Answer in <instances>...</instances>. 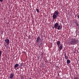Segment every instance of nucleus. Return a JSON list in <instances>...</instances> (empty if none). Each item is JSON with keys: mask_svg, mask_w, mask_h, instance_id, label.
<instances>
[{"mask_svg": "<svg viewBox=\"0 0 79 79\" xmlns=\"http://www.w3.org/2000/svg\"><path fill=\"white\" fill-rule=\"evenodd\" d=\"M54 28H55L56 30H60L62 28V26H60V25H59L58 23H56L54 24Z\"/></svg>", "mask_w": 79, "mask_h": 79, "instance_id": "obj_1", "label": "nucleus"}, {"mask_svg": "<svg viewBox=\"0 0 79 79\" xmlns=\"http://www.w3.org/2000/svg\"><path fill=\"white\" fill-rule=\"evenodd\" d=\"M77 43V40L75 39L72 38L70 41L69 44L71 45H75Z\"/></svg>", "mask_w": 79, "mask_h": 79, "instance_id": "obj_2", "label": "nucleus"}, {"mask_svg": "<svg viewBox=\"0 0 79 79\" xmlns=\"http://www.w3.org/2000/svg\"><path fill=\"white\" fill-rule=\"evenodd\" d=\"M59 11L58 10H56L54 12L53 14H54V15H57V16H59Z\"/></svg>", "mask_w": 79, "mask_h": 79, "instance_id": "obj_3", "label": "nucleus"}, {"mask_svg": "<svg viewBox=\"0 0 79 79\" xmlns=\"http://www.w3.org/2000/svg\"><path fill=\"white\" fill-rule=\"evenodd\" d=\"M58 47V50H59V51H61V50H62L63 49V45H62V44L60 45V46L59 45V47Z\"/></svg>", "mask_w": 79, "mask_h": 79, "instance_id": "obj_4", "label": "nucleus"}, {"mask_svg": "<svg viewBox=\"0 0 79 79\" xmlns=\"http://www.w3.org/2000/svg\"><path fill=\"white\" fill-rule=\"evenodd\" d=\"M52 17L53 19H56V18H57V15L54 14H53Z\"/></svg>", "mask_w": 79, "mask_h": 79, "instance_id": "obj_5", "label": "nucleus"}, {"mask_svg": "<svg viewBox=\"0 0 79 79\" xmlns=\"http://www.w3.org/2000/svg\"><path fill=\"white\" fill-rule=\"evenodd\" d=\"M5 42L6 43L7 45H8L10 44V40L8 39H6L5 40Z\"/></svg>", "mask_w": 79, "mask_h": 79, "instance_id": "obj_6", "label": "nucleus"}, {"mask_svg": "<svg viewBox=\"0 0 79 79\" xmlns=\"http://www.w3.org/2000/svg\"><path fill=\"white\" fill-rule=\"evenodd\" d=\"M14 77V75L13 73H11L9 75V77L10 79H13Z\"/></svg>", "mask_w": 79, "mask_h": 79, "instance_id": "obj_7", "label": "nucleus"}, {"mask_svg": "<svg viewBox=\"0 0 79 79\" xmlns=\"http://www.w3.org/2000/svg\"><path fill=\"white\" fill-rule=\"evenodd\" d=\"M56 44L57 45V47H59L60 45V41H58L56 42Z\"/></svg>", "mask_w": 79, "mask_h": 79, "instance_id": "obj_8", "label": "nucleus"}, {"mask_svg": "<svg viewBox=\"0 0 79 79\" xmlns=\"http://www.w3.org/2000/svg\"><path fill=\"white\" fill-rule=\"evenodd\" d=\"M18 65H19L18 64H15V65L14 66V68H15V69H16V68H17V67H18Z\"/></svg>", "mask_w": 79, "mask_h": 79, "instance_id": "obj_9", "label": "nucleus"}, {"mask_svg": "<svg viewBox=\"0 0 79 79\" xmlns=\"http://www.w3.org/2000/svg\"><path fill=\"white\" fill-rule=\"evenodd\" d=\"M40 37H38L36 41L37 42H39L40 41Z\"/></svg>", "mask_w": 79, "mask_h": 79, "instance_id": "obj_10", "label": "nucleus"}, {"mask_svg": "<svg viewBox=\"0 0 79 79\" xmlns=\"http://www.w3.org/2000/svg\"><path fill=\"white\" fill-rule=\"evenodd\" d=\"M64 56H65V59H66V60H68V57L66 56V54H65Z\"/></svg>", "mask_w": 79, "mask_h": 79, "instance_id": "obj_11", "label": "nucleus"}, {"mask_svg": "<svg viewBox=\"0 0 79 79\" xmlns=\"http://www.w3.org/2000/svg\"><path fill=\"white\" fill-rule=\"evenodd\" d=\"M71 62V61L69 60H67V64H69Z\"/></svg>", "mask_w": 79, "mask_h": 79, "instance_id": "obj_12", "label": "nucleus"}, {"mask_svg": "<svg viewBox=\"0 0 79 79\" xmlns=\"http://www.w3.org/2000/svg\"><path fill=\"white\" fill-rule=\"evenodd\" d=\"M36 10L37 11V13H39V12H40V11L39 10V9H36Z\"/></svg>", "mask_w": 79, "mask_h": 79, "instance_id": "obj_13", "label": "nucleus"}, {"mask_svg": "<svg viewBox=\"0 0 79 79\" xmlns=\"http://www.w3.org/2000/svg\"><path fill=\"white\" fill-rule=\"evenodd\" d=\"M76 25L77 27H79V25L78 24V23H76Z\"/></svg>", "mask_w": 79, "mask_h": 79, "instance_id": "obj_14", "label": "nucleus"}, {"mask_svg": "<svg viewBox=\"0 0 79 79\" xmlns=\"http://www.w3.org/2000/svg\"><path fill=\"white\" fill-rule=\"evenodd\" d=\"M74 22L75 23V24H77V23H78V22H77V20H75Z\"/></svg>", "mask_w": 79, "mask_h": 79, "instance_id": "obj_15", "label": "nucleus"}, {"mask_svg": "<svg viewBox=\"0 0 79 79\" xmlns=\"http://www.w3.org/2000/svg\"><path fill=\"white\" fill-rule=\"evenodd\" d=\"M2 51H0V56H1L2 55Z\"/></svg>", "mask_w": 79, "mask_h": 79, "instance_id": "obj_16", "label": "nucleus"}, {"mask_svg": "<svg viewBox=\"0 0 79 79\" xmlns=\"http://www.w3.org/2000/svg\"><path fill=\"white\" fill-rule=\"evenodd\" d=\"M74 79H79V78L78 77H75Z\"/></svg>", "mask_w": 79, "mask_h": 79, "instance_id": "obj_17", "label": "nucleus"}, {"mask_svg": "<svg viewBox=\"0 0 79 79\" xmlns=\"http://www.w3.org/2000/svg\"><path fill=\"white\" fill-rule=\"evenodd\" d=\"M23 63L21 64H20V66H21V67H22V66H23Z\"/></svg>", "mask_w": 79, "mask_h": 79, "instance_id": "obj_18", "label": "nucleus"}, {"mask_svg": "<svg viewBox=\"0 0 79 79\" xmlns=\"http://www.w3.org/2000/svg\"><path fill=\"white\" fill-rule=\"evenodd\" d=\"M0 2H3V0H0Z\"/></svg>", "mask_w": 79, "mask_h": 79, "instance_id": "obj_19", "label": "nucleus"}, {"mask_svg": "<svg viewBox=\"0 0 79 79\" xmlns=\"http://www.w3.org/2000/svg\"><path fill=\"white\" fill-rule=\"evenodd\" d=\"M77 17L78 18V19H79V15H78L77 16Z\"/></svg>", "mask_w": 79, "mask_h": 79, "instance_id": "obj_20", "label": "nucleus"}, {"mask_svg": "<svg viewBox=\"0 0 79 79\" xmlns=\"http://www.w3.org/2000/svg\"><path fill=\"white\" fill-rule=\"evenodd\" d=\"M77 30H76V31L77 32Z\"/></svg>", "mask_w": 79, "mask_h": 79, "instance_id": "obj_21", "label": "nucleus"}, {"mask_svg": "<svg viewBox=\"0 0 79 79\" xmlns=\"http://www.w3.org/2000/svg\"><path fill=\"white\" fill-rule=\"evenodd\" d=\"M5 46H6V44H5Z\"/></svg>", "mask_w": 79, "mask_h": 79, "instance_id": "obj_22", "label": "nucleus"}]
</instances>
